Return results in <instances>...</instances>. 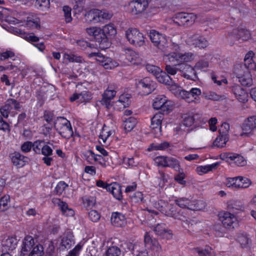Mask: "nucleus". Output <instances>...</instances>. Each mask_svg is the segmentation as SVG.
I'll return each instance as SVG.
<instances>
[{"label": "nucleus", "instance_id": "nucleus-10", "mask_svg": "<svg viewBox=\"0 0 256 256\" xmlns=\"http://www.w3.org/2000/svg\"><path fill=\"white\" fill-rule=\"evenodd\" d=\"M120 60L124 63L138 65L142 63V58L140 54L130 48H126L120 55Z\"/></svg>", "mask_w": 256, "mask_h": 256}, {"label": "nucleus", "instance_id": "nucleus-2", "mask_svg": "<svg viewBox=\"0 0 256 256\" xmlns=\"http://www.w3.org/2000/svg\"><path fill=\"white\" fill-rule=\"evenodd\" d=\"M148 36L154 45L163 52L162 56L168 49H169V52L180 51L182 49V46L176 44L173 42L168 44L166 36L155 30H150Z\"/></svg>", "mask_w": 256, "mask_h": 256}, {"label": "nucleus", "instance_id": "nucleus-28", "mask_svg": "<svg viewBox=\"0 0 256 256\" xmlns=\"http://www.w3.org/2000/svg\"><path fill=\"white\" fill-rule=\"evenodd\" d=\"M112 224L116 227L124 226L126 224L125 216L121 213L114 212L112 213L111 216Z\"/></svg>", "mask_w": 256, "mask_h": 256}, {"label": "nucleus", "instance_id": "nucleus-19", "mask_svg": "<svg viewBox=\"0 0 256 256\" xmlns=\"http://www.w3.org/2000/svg\"><path fill=\"white\" fill-rule=\"evenodd\" d=\"M20 108V106L14 100H8L6 104L2 106L0 112L2 115L6 118L8 116L9 114L14 115L16 111Z\"/></svg>", "mask_w": 256, "mask_h": 256}, {"label": "nucleus", "instance_id": "nucleus-31", "mask_svg": "<svg viewBox=\"0 0 256 256\" xmlns=\"http://www.w3.org/2000/svg\"><path fill=\"white\" fill-rule=\"evenodd\" d=\"M70 99L71 102L76 100L79 103L86 102L92 99V96L89 92L84 91L80 94H74Z\"/></svg>", "mask_w": 256, "mask_h": 256}, {"label": "nucleus", "instance_id": "nucleus-1", "mask_svg": "<svg viewBox=\"0 0 256 256\" xmlns=\"http://www.w3.org/2000/svg\"><path fill=\"white\" fill-rule=\"evenodd\" d=\"M169 50V49H168ZM166 50L162 56L163 61L165 63L174 64L179 66L178 70L182 76L186 79L193 80L196 78V70L188 63L194 61L196 54L191 52L182 53L180 51L169 52Z\"/></svg>", "mask_w": 256, "mask_h": 256}, {"label": "nucleus", "instance_id": "nucleus-41", "mask_svg": "<svg viewBox=\"0 0 256 256\" xmlns=\"http://www.w3.org/2000/svg\"><path fill=\"white\" fill-rule=\"evenodd\" d=\"M228 140V136H227L226 134H220L219 136L214 142L213 146L218 148H223L226 145Z\"/></svg>", "mask_w": 256, "mask_h": 256}, {"label": "nucleus", "instance_id": "nucleus-33", "mask_svg": "<svg viewBox=\"0 0 256 256\" xmlns=\"http://www.w3.org/2000/svg\"><path fill=\"white\" fill-rule=\"evenodd\" d=\"M13 164L18 168H22L28 162V158L21 155L18 152H14L11 155Z\"/></svg>", "mask_w": 256, "mask_h": 256}, {"label": "nucleus", "instance_id": "nucleus-9", "mask_svg": "<svg viewBox=\"0 0 256 256\" xmlns=\"http://www.w3.org/2000/svg\"><path fill=\"white\" fill-rule=\"evenodd\" d=\"M152 106L155 110H160L164 113L168 114L172 110L173 103L164 95H159L153 100Z\"/></svg>", "mask_w": 256, "mask_h": 256}, {"label": "nucleus", "instance_id": "nucleus-30", "mask_svg": "<svg viewBox=\"0 0 256 256\" xmlns=\"http://www.w3.org/2000/svg\"><path fill=\"white\" fill-rule=\"evenodd\" d=\"M188 42L200 48H206L208 45V41L205 38L196 36L190 38Z\"/></svg>", "mask_w": 256, "mask_h": 256}, {"label": "nucleus", "instance_id": "nucleus-52", "mask_svg": "<svg viewBox=\"0 0 256 256\" xmlns=\"http://www.w3.org/2000/svg\"><path fill=\"white\" fill-rule=\"evenodd\" d=\"M84 245V243L82 242H80L72 250L69 252L66 256H78Z\"/></svg>", "mask_w": 256, "mask_h": 256}, {"label": "nucleus", "instance_id": "nucleus-47", "mask_svg": "<svg viewBox=\"0 0 256 256\" xmlns=\"http://www.w3.org/2000/svg\"><path fill=\"white\" fill-rule=\"evenodd\" d=\"M88 156L90 158V160H94V162H97L102 166H105L104 160L103 157L99 154H96L92 151H90L88 152Z\"/></svg>", "mask_w": 256, "mask_h": 256}, {"label": "nucleus", "instance_id": "nucleus-32", "mask_svg": "<svg viewBox=\"0 0 256 256\" xmlns=\"http://www.w3.org/2000/svg\"><path fill=\"white\" fill-rule=\"evenodd\" d=\"M102 33L104 34V36L106 38L108 42H110L109 39L114 38L116 34V30L114 24H108L105 25L102 28Z\"/></svg>", "mask_w": 256, "mask_h": 256}, {"label": "nucleus", "instance_id": "nucleus-51", "mask_svg": "<svg viewBox=\"0 0 256 256\" xmlns=\"http://www.w3.org/2000/svg\"><path fill=\"white\" fill-rule=\"evenodd\" d=\"M29 252L28 256H42L44 248L42 245H36Z\"/></svg>", "mask_w": 256, "mask_h": 256}, {"label": "nucleus", "instance_id": "nucleus-36", "mask_svg": "<svg viewBox=\"0 0 256 256\" xmlns=\"http://www.w3.org/2000/svg\"><path fill=\"white\" fill-rule=\"evenodd\" d=\"M8 11L4 7L0 6V20H4L10 24H18L20 22L18 20L14 18L8 16Z\"/></svg>", "mask_w": 256, "mask_h": 256}, {"label": "nucleus", "instance_id": "nucleus-27", "mask_svg": "<svg viewBox=\"0 0 256 256\" xmlns=\"http://www.w3.org/2000/svg\"><path fill=\"white\" fill-rule=\"evenodd\" d=\"M145 246L148 248L151 249L156 252H158L160 250V246L158 240L156 239H152L149 232H146L144 236Z\"/></svg>", "mask_w": 256, "mask_h": 256}, {"label": "nucleus", "instance_id": "nucleus-45", "mask_svg": "<svg viewBox=\"0 0 256 256\" xmlns=\"http://www.w3.org/2000/svg\"><path fill=\"white\" fill-rule=\"evenodd\" d=\"M166 167H170L180 172L181 170L179 161L172 157H168Z\"/></svg>", "mask_w": 256, "mask_h": 256}, {"label": "nucleus", "instance_id": "nucleus-4", "mask_svg": "<svg viewBox=\"0 0 256 256\" xmlns=\"http://www.w3.org/2000/svg\"><path fill=\"white\" fill-rule=\"evenodd\" d=\"M58 132L63 138H68L73 134V131L70 122L63 117L58 118L54 122Z\"/></svg>", "mask_w": 256, "mask_h": 256}, {"label": "nucleus", "instance_id": "nucleus-58", "mask_svg": "<svg viewBox=\"0 0 256 256\" xmlns=\"http://www.w3.org/2000/svg\"><path fill=\"white\" fill-rule=\"evenodd\" d=\"M168 157L164 156H158L154 159L155 164L158 166L166 167Z\"/></svg>", "mask_w": 256, "mask_h": 256}, {"label": "nucleus", "instance_id": "nucleus-56", "mask_svg": "<svg viewBox=\"0 0 256 256\" xmlns=\"http://www.w3.org/2000/svg\"><path fill=\"white\" fill-rule=\"evenodd\" d=\"M183 124L186 126H190L194 122V116L192 114H184L183 116Z\"/></svg>", "mask_w": 256, "mask_h": 256}, {"label": "nucleus", "instance_id": "nucleus-22", "mask_svg": "<svg viewBox=\"0 0 256 256\" xmlns=\"http://www.w3.org/2000/svg\"><path fill=\"white\" fill-rule=\"evenodd\" d=\"M202 92L199 88H194L190 92L184 90L182 92V98L188 102H198L200 100L199 96Z\"/></svg>", "mask_w": 256, "mask_h": 256}, {"label": "nucleus", "instance_id": "nucleus-49", "mask_svg": "<svg viewBox=\"0 0 256 256\" xmlns=\"http://www.w3.org/2000/svg\"><path fill=\"white\" fill-rule=\"evenodd\" d=\"M207 58H202L198 61L194 65L196 70H203L208 66V62Z\"/></svg>", "mask_w": 256, "mask_h": 256}, {"label": "nucleus", "instance_id": "nucleus-21", "mask_svg": "<svg viewBox=\"0 0 256 256\" xmlns=\"http://www.w3.org/2000/svg\"><path fill=\"white\" fill-rule=\"evenodd\" d=\"M164 116L160 113L156 114L151 118L150 128L152 132L155 137H158L161 135V125Z\"/></svg>", "mask_w": 256, "mask_h": 256}, {"label": "nucleus", "instance_id": "nucleus-5", "mask_svg": "<svg viewBox=\"0 0 256 256\" xmlns=\"http://www.w3.org/2000/svg\"><path fill=\"white\" fill-rule=\"evenodd\" d=\"M126 37L128 42L135 46H142L144 44L145 38L142 33L135 28H130L125 32Z\"/></svg>", "mask_w": 256, "mask_h": 256}, {"label": "nucleus", "instance_id": "nucleus-23", "mask_svg": "<svg viewBox=\"0 0 256 256\" xmlns=\"http://www.w3.org/2000/svg\"><path fill=\"white\" fill-rule=\"evenodd\" d=\"M34 246V238L30 236H25L22 242L20 255L24 256L26 254H28Z\"/></svg>", "mask_w": 256, "mask_h": 256}, {"label": "nucleus", "instance_id": "nucleus-8", "mask_svg": "<svg viewBox=\"0 0 256 256\" xmlns=\"http://www.w3.org/2000/svg\"><path fill=\"white\" fill-rule=\"evenodd\" d=\"M112 17V14L105 10L94 9L85 14L86 20L88 22L96 23L105 20H109Z\"/></svg>", "mask_w": 256, "mask_h": 256}, {"label": "nucleus", "instance_id": "nucleus-26", "mask_svg": "<svg viewBox=\"0 0 256 256\" xmlns=\"http://www.w3.org/2000/svg\"><path fill=\"white\" fill-rule=\"evenodd\" d=\"M19 21L20 22L16 25L24 26L27 28L32 30L38 29L40 28V19L35 16L28 17L26 22H21L20 20Z\"/></svg>", "mask_w": 256, "mask_h": 256}, {"label": "nucleus", "instance_id": "nucleus-6", "mask_svg": "<svg viewBox=\"0 0 256 256\" xmlns=\"http://www.w3.org/2000/svg\"><path fill=\"white\" fill-rule=\"evenodd\" d=\"M116 126L112 120L106 122L100 134V139L106 145L110 144L112 137L115 134Z\"/></svg>", "mask_w": 256, "mask_h": 256}, {"label": "nucleus", "instance_id": "nucleus-61", "mask_svg": "<svg viewBox=\"0 0 256 256\" xmlns=\"http://www.w3.org/2000/svg\"><path fill=\"white\" fill-rule=\"evenodd\" d=\"M174 201L176 204L182 208H188V206L190 204V202L188 200L184 198L176 200Z\"/></svg>", "mask_w": 256, "mask_h": 256}, {"label": "nucleus", "instance_id": "nucleus-54", "mask_svg": "<svg viewBox=\"0 0 256 256\" xmlns=\"http://www.w3.org/2000/svg\"><path fill=\"white\" fill-rule=\"evenodd\" d=\"M50 0H36V6L41 10H46L50 7Z\"/></svg>", "mask_w": 256, "mask_h": 256}, {"label": "nucleus", "instance_id": "nucleus-59", "mask_svg": "<svg viewBox=\"0 0 256 256\" xmlns=\"http://www.w3.org/2000/svg\"><path fill=\"white\" fill-rule=\"evenodd\" d=\"M0 130L4 132L9 134L10 132V128L9 124L0 116Z\"/></svg>", "mask_w": 256, "mask_h": 256}, {"label": "nucleus", "instance_id": "nucleus-24", "mask_svg": "<svg viewBox=\"0 0 256 256\" xmlns=\"http://www.w3.org/2000/svg\"><path fill=\"white\" fill-rule=\"evenodd\" d=\"M112 104L113 106L112 108L117 110H122L129 106L130 96L128 94H122L119 96L118 100L114 102H112Z\"/></svg>", "mask_w": 256, "mask_h": 256}, {"label": "nucleus", "instance_id": "nucleus-34", "mask_svg": "<svg viewBox=\"0 0 256 256\" xmlns=\"http://www.w3.org/2000/svg\"><path fill=\"white\" fill-rule=\"evenodd\" d=\"M237 78L239 82L244 86H250L252 84V79L251 74L248 72L243 74H238Z\"/></svg>", "mask_w": 256, "mask_h": 256}, {"label": "nucleus", "instance_id": "nucleus-44", "mask_svg": "<svg viewBox=\"0 0 256 256\" xmlns=\"http://www.w3.org/2000/svg\"><path fill=\"white\" fill-rule=\"evenodd\" d=\"M136 119L130 117L124 122L123 126L126 132H130L136 126Z\"/></svg>", "mask_w": 256, "mask_h": 256}, {"label": "nucleus", "instance_id": "nucleus-53", "mask_svg": "<svg viewBox=\"0 0 256 256\" xmlns=\"http://www.w3.org/2000/svg\"><path fill=\"white\" fill-rule=\"evenodd\" d=\"M169 146V144L167 142H164L160 144H152L148 148V151H151L154 150H164L168 148Z\"/></svg>", "mask_w": 256, "mask_h": 256}, {"label": "nucleus", "instance_id": "nucleus-18", "mask_svg": "<svg viewBox=\"0 0 256 256\" xmlns=\"http://www.w3.org/2000/svg\"><path fill=\"white\" fill-rule=\"evenodd\" d=\"M242 136H250L256 130V115L246 118L242 125Z\"/></svg>", "mask_w": 256, "mask_h": 256}, {"label": "nucleus", "instance_id": "nucleus-12", "mask_svg": "<svg viewBox=\"0 0 256 256\" xmlns=\"http://www.w3.org/2000/svg\"><path fill=\"white\" fill-rule=\"evenodd\" d=\"M224 184L228 188H246L251 185L252 182L246 177L238 176L226 178Z\"/></svg>", "mask_w": 256, "mask_h": 256}, {"label": "nucleus", "instance_id": "nucleus-7", "mask_svg": "<svg viewBox=\"0 0 256 256\" xmlns=\"http://www.w3.org/2000/svg\"><path fill=\"white\" fill-rule=\"evenodd\" d=\"M87 34L92 36L96 41L98 43L99 47L102 50L108 48L110 46V42H108L104 34L102 33V29L100 27L90 26L87 28L86 30Z\"/></svg>", "mask_w": 256, "mask_h": 256}, {"label": "nucleus", "instance_id": "nucleus-48", "mask_svg": "<svg viewBox=\"0 0 256 256\" xmlns=\"http://www.w3.org/2000/svg\"><path fill=\"white\" fill-rule=\"evenodd\" d=\"M205 206L206 204L203 201L197 200L192 202H190V204L188 206V208L193 210H202Z\"/></svg>", "mask_w": 256, "mask_h": 256}, {"label": "nucleus", "instance_id": "nucleus-42", "mask_svg": "<svg viewBox=\"0 0 256 256\" xmlns=\"http://www.w3.org/2000/svg\"><path fill=\"white\" fill-rule=\"evenodd\" d=\"M157 80L162 84L165 85H168L170 82L172 81V78L164 72L160 70V72H159L155 76Z\"/></svg>", "mask_w": 256, "mask_h": 256}, {"label": "nucleus", "instance_id": "nucleus-15", "mask_svg": "<svg viewBox=\"0 0 256 256\" xmlns=\"http://www.w3.org/2000/svg\"><path fill=\"white\" fill-rule=\"evenodd\" d=\"M172 18L178 26H190L194 22L196 16L193 13L179 12L174 14Z\"/></svg>", "mask_w": 256, "mask_h": 256}, {"label": "nucleus", "instance_id": "nucleus-16", "mask_svg": "<svg viewBox=\"0 0 256 256\" xmlns=\"http://www.w3.org/2000/svg\"><path fill=\"white\" fill-rule=\"evenodd\" d=\"M156 84L148 78L138 80L136 83L138 89L142 95H148L152 93L156 88Z\"/></svg>", "mask_w": 256, "mask_h": 256}, {"label": "nucleus", "instance_id": "nucleus-20", "mask_svg": "<svg viewBox=\"0 0 256 256\" xmlns=\"http://www.w3.org/2000/svg\"><path fill=\"white\" fill-rule=\"evenodd\" d=\"M75 243L73 236L71 234H64L58 240L56 246L60 250L70 249Z\"/></svg>", "mask_w": 256, "mask_h": 256}, {"label": "nucleus", "instance_id": "nucleus-63", "mask_svg": "<svg viewBox=\"0 0 256 256\" xmlns=\"http://www.w3.org/2000/svg\"><path fill=\"white\" fill-rule=\"evenodd\" d=\"M240 94L237 96L236 99L238 102L242 103H245L248 100V94L242 88V90L240 91Z\"/></svg>", "mask_w": 256, "mask_h": 256}, {"label": "nucleus", "instance_id": "nucleus-57", "mask_svg": "<svg viewBox=\"0 0 256 256\" xmlns=\"http://www.w3.org/2000/svg\"><path fill=\"white\" fill-rule=\"evenodd\" d=\"M62 11L64 14L65 20L66 22H70L72 20V9L70 7L67 6H64L62 8Z\"/></svg>", "mask_w": 256, "mask_h": 256}, {"label": "nucleus", "instance_id": "nucleus-29", "mask_svg": "<svg viewBox=\"0 0 256 256\" xmlns=\"http://www.w3.org/2000/svg\"><path fill=\"white\" fill-rule=\"evenodd\" d=\"M103 246L108 248L104 256H120V248L116 246H113L111 241H104Z\"/></svg>", "mask_w": 256, "mask_h": 256}, {"label": "nucleus", "instance_id": "nucleus-38", "mask_svg": "<svg viewBox=\"0 0 256 256\" xmlns=\"http://www.w3.org/2000/svg\"><path fill=\"white\" fill-rule=\"evenodd\" d=\"M109 188L107 191L112 193L113 196L117 200H120L122 196V192L120 186L116 182H112L110 184Z\"/></svg>", "mask_w": 256, "mask_h": 256}, {"label": "nucleus", "instance_id": "nucleus-43", "mask_svg": "<svg viewBox=\"0 0 256 256\" xmlns=\"http://www.w3.org/2000/svg\"><path fill=\"white\" fill-rule=\"evenodd\" d=\"M237 240L242 248H247L251 245L252 242L248 236L243 233L239 234L237 237Z\"/></svg>", "mask_w": 256, "mask_h": 256}, {"label": "nucleus", "instance_id": "nucleus-64", "mask_svg": "<svg viewBox=\"0 0 256 256\" xmlns=\"http://www.w3.org/2000/svg\"><path fill=\"white\" fill-rule=\"evenodd\" d=\"M89 219L92 222H98L100 218V214L96 210H92L88 214Z\"/></svg>", "mask_w": 256, "mask_h": 256}, {"label": "nucleus", "instance_id": "nucleus-46", "mask_svg": "<svg viewBox=\"0 0 256 256\" xmlns=\"http://www.w3.org/2000/svg\"><path fill=\"white\" fill-rule=\"evenodd\" d=\"M63 61L64 62L68 64L70 62H80L82 61L81 57L77 56L74 54H64L63 56Z\"/></svg>", "mask_w": 256, "mask_h": 256}, {"label": "nucleus", "instance_id": "nucleus-14", "mask_svg": "<svg viewBox=\"0 0 256 256\" xmlns=\"http://www.w3.org/2000/svg\"><path fill=\"white\" fill-rule=\"evenodd\" d=\"M148 6V0H133L128 4L126 10L132 16H138L144 12Z\"/></svg>", "mask_w": 256, "mask_h": 256}, {"label": "nucleus", "instance_id": "nucleus-40", "mask_svg": "<svg viewBox=\"0 0 256 256\" xmlns=\"http://www.w3.org/2000/svg\"><path fill=\"white\" fill-rule=\"evenodd\" d=\"M18 244V240L16 236H10L2 242V246L5 250H12L15 248Z\"/></svg>", "mask_w": 256, "mask_h": 256}, {"label": "nucleus", "instance_id": "nucleus-50", "mask_svg": "<svg viewBox=\"0 0 256 256\" xmlns=\"http://www.w3.org/2000/svg\"><path fill=\"white\" fill-rule=\"evenodd\" d=\"M10 206V197L4 196L0 200V212L6 210Z\"/></svg>", "mask_w": 256, "mask_h": 256}, {"label": "nucleus", "instance_id": "nucleus-37", "mask_svg": "<svg viewBox=\"0 0 256 256\" xmlns=\"http://www.w3.org/2000/svg\"><path fill=\"white\" fill-rule=\"evenodd\" d=\"M167 86L168 89L176 96L182 98V92H184V90H182V87L174 82L172 79V81L169 82Z\"/></svg>", "mask_w": 256, "mask_h": 256}, {"label": "nucleus", "instance_id": "nucleus-55", "mask_svg": "<svg viewBox=\"0 0 256 256\" xmlns=\"http://www.w3.org/2000/svg\"><path fill=\"white\" fill-rule=\"evenodd\" d=\"M124 166L128 168L137 166L138 164V162L135 160L134 158H124Z\"/></svg>", "mask_w": 256, "mask_h": 256}, {"label": "nucleus", "instance_id": "nucleus-39", "mask_svg": "<svg viewBox=\"0 0 256 256\" xmlns=\"http://www.w3.org/2000/svg\"><path fill=\"white\" fill-rule=\"evenodd\" d=\"M56 200L58 201L57 203L58 206L64 216H72L74 215L75 213L74 210L72 208H69L66 203L60 200Z\"/></svg>", "mask_w": 256, "mask_h": 256}, {"label": "nucleus", "instance_id": "nucleus-17", "mask_svg": "<svg viewBox=\"0 0 256 256\" xmlns=\"http://www.w3.org/2000/svg\"><path fill=\"white\" fill-rule=\"evenodd\" d=\"M220 220L222 224L228 228H234L238 224V218L228 212H222L218 214Z\"/></svg>", "mask_w": 256, "mask_h": 256}, {"label": "nucleus", "instance_id": "nucleus-11", "mask_svg": "<svg viewBox=\"0 0 256 256\" xmlns=\"http://www.w3.org/2000/svg\"><path fill=\"white\" fill-rule=\"evenodd\" d=\"M90 56H96V60L105 70H112L119 66L118 62L99 52H92L90 54Z\"/></svg>", "mask_w": 256, "mask_h": 256}, {"label": "nucleus", "instance_id": "nucleus-25", "mask_svg": "<svg viewBox=\"0 0 256 256\" xmlns=\"http://www.w3.org/2000/svg\"><path fill=\"white\" fill-rule=\"evenodd\" d=\"M116 91L113 90L107 89L104 91L102 95V104L107 109L110 110L112 108L113 104L111 100L116 96Z\"/></svg>", "mask_w": 256, "mask_h": 256}, {"label": "nucleus", "instance_id": "nucleus-35", "mask_svg": "<svg viewBox=\"0 0 256 256\" xmlns=\"http://www.w3.org/2000/svg\"><path fill=\"white\" fill-rule=\"evenodd\" d=\"M219 163L216 162L210 164L199 166L196 167V172L198 175L202 176L216 169Z\"/></svg>", "mask_w": 256, "mask_h": 256}, {"label": "nucleus", "instance_id": "nucleus-13", "mask_svg": "<svg viewBox=\"0 0 256 256\" xmlns=\"http://www.w3.org/2000/svg\"><path fill=\"white\" fill-rule=\"evenodd\" d=\"M220 158L230 165L235 164L238 166H244L247 164V161L244 156L236 153H222L220 154Z\"/></svg>", "mask_w": 256, "mask_h": 256}, {"label": "nucleus", "instance_id": "nucleus-60", "mask_svg": "<svg viewBox=\"0 0 256 256\" xmlns=\"http://www.w3.org/2000/svg\"><path fill=\"white\" fill-rule=\"evenodd\" d=\"M44 143L42 140H36L32 144V148L36 154H40L42 146Z\"/></svg>", "mask_w": 256, "mask_h": 256}, {"label": "nucleus", "instance_id": "nucleus-62", "mask_svg": "<svg viewBox=\"0 0 256 256\" xmlns=\"http://www.w3.org/2000/svg\"><path fill=\"white\" fill-rule=\"evenodd\" d=\"M238 37L242 40H247L250 38V34L248 30H241L238 31Z\"/></svg>", "mask_w": 256, "mask_h": 256}, {"label": "nucleus", "instance_id": "nucleus-3", "mask_svg": "<svg viewBox=\"0 0 256 256\" xmlns=\"http://www.w3.org/2000/svg\"><path fill=\"white\" fill-rule=\"evenodd\" d=\"M156 210L170 216H173L175 214L172 203L167 204L163 200H160L156 202L152 198L150 199L146 210L150 214H157L158 212Z\"/></svg>", "mask_w": 256, "mask_h": 256}]
</instances>
